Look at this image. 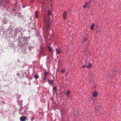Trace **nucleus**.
<instances>
[{"label":"nucleus","instance_id":"0eeeda50","mask_svg":"<svg viewBox=\"0 0 121 121\" xmlns=\"http://www.w3.org/2000/svg\"><path fill=\"white\" fill-rule=\"evenodd\" d=\"M67 16V12L66 11H65L64 12L63 14V18L65 19L66 18V17Z\"/></svg>","mask_w":121,"mask_h":121},{"label":"nucleus","instance_id":"b1692460","mask_svg":"<svg viewBox=\"0 0 121 121\" xmlns=\"http://www.w3.org/2000/svg\"><path fill=\"white\" fill-rule=\"evenodd\" d=\"M85 67H86V65H84L82 66V68H84Z\"/></svg>","mask_w":121,"mask_h":121},{"label":"nucleus","instance_id":"9d476101","mask_svg":"<svg viewBox=\"0 0 121 121\" xmlns=\"http://www.w3.org/2000/svg\"><path fill=\"white\" fill-rule=\"evenodd\" d=\"M38 12L37 11H36L35 12V16L36 18H38L39 17V15L38 14Z\"/></svg>","mask_w":121,"mask_h":121},{"label":"nucleus","instance_id":"393cba45","mask_svg":"<svg viewBox=\"0 0 121 121\" xmlns=\"http://www.w3.org/2000/svg\"><path fill=\"white\" fill-rule=\"evenodd\" d=\"M34 0H30V2L31 3H32L33 2Z\"/></svg>","mask_w":121,"mask_h":121},{"label":"nucleus","instance_id":"f704fd0d","mask_svg":"<svg viewBox=\"0 0 121 121\" xmlns=\"http://www.w3.org/2000/svg\"><path fill=\"white\" fill-rule=\"evenodd\" d=\"M22 35V33H21V35Z\"/></svg>","mask_w":121,"mask_h":121},{"label":"nucleus","instance_id":"423d86ee","mask_svg":"<svg viewBox=\"0 0 121 121\" xmlns=\"http://www.w3.org/2000/svg\"><path fill=\"white\" fill-rule=\"evenodd\" d=\"M56 53L59 54L61 53V49L60 48H56Z\"/></svg>","mask_w":121,"mask_h":121},{"label":"nucleus","instance_id":"39448f33","mask_svg":"<svg viewBox=\"0 0 121 121\" xmlns=\"http://www.w3.org/2000/svg\"><path fill=\"white\" fill-rule=\"evenodd\" d=\"M98 95L97 92L96 91H93V96L91 97V98L93 99V97H96Z\"/></svg>","mask_w":121,"mask_h":121},{"label":"nucleus","instance_id":"f3484780","mask_svg":"<svg viewBox=\"0 0 121 121\" xmlns=\"http://www.w3.org/2000/svg\"><path fill=\"white\" fill-rule=\"evenodd\" d=\"M21 37L24 41H27V39L26 37H24L22 36Z\"/></svg>","mask_w":121,"mask_h":121},{"label":"nucleus","instance_id":"ddd939ff","mask_svg":"<svg viewBox=\"0 0 121 121\" xmlns=\"http://www.w3.org/2000/svg\"><path fill=\"white\" fill-rule=\"evenodd\" d=\"M95 25V24L93 23L92 24V25L91 26V29L92 30H93L94 29V27Z\"/></svg>","mask_w":121,"mask_h":121},{"label":"nucleus","instance_id":"6ab92c4d","mask_svg":"<svg viewBox=\"0 0 121 121\" xmlns=\"http://www.w3.org/2000/svg\"><path fill=\"white\" fill-rule=\"evenodd\" d=\"M65 69H63L61 70H60V72H63L64 73L65 72Z\"/></svg>","mask_w":121,"mask_h":121},{"label":"nucleus","instance_id":"72a5a7b5","mask_svg":"<svg viewBox=\"0 0 121 121\" xmlns=\"http://www.w3.org/2000/svg\"><path fill=\"white\" fill-rule=\"evenodd\" d=\"M30 20H32V19H31L30 18Z\"/></svg>","mask_w":121,"mask_h":121},{"label":"nucleus","instance_id":"cd10ccee","mask_svg":"<svg viewBox=\"0 0 121 121\" xmlns=\"http://www.w3.org/2000/svg\"><path fill=\"white\" fill-rule=\"evenodd\" d=\"M47 29H48V32H49V30H50V29L49 28H48Z\"/></svg>","mask_w":121,"mask_h":121},{"label":"nucleus","instance_id":"6e6552de","mask_svg":"<svg viewBox=\"0 0 121 121\" xmlns=\"http://www.w3.org/2000/svg\"><path fill=\"white\" fill-rule=\"evenodd\" d=\"M48 82L50 85H52L53 84V82L51 80H48Z\"/></svg>","mask_w":121,"mask_h":121},{"label":"nucleus","instance_id":"5701e85b","mask_svg":"<svg viewBox=\"0 0 121 121\" xmlns=\"http://www.w3.org/2000/svg\"><path fill=\"white\" fill-rule=\"evenodd\" d=\"M51 15V13H50V11H49L48 12V17H49V16H50V15Z\"/></svg>","mask_w":121,"mask_h":121},{"label":"nucleus","instance_id":"aec40b11","mask_svg":"<svg viewBox=\"0 0 121 121\" xmlns=\"http://www.w3.org/2000/svg\"><path fill=\"white\" fill-rule=\"evenodd\" d=\"M24 107L26 110H27L28 109V106L26 105L24 106Z\"/></svg>","mask_w":121,"mask_h":121},{"label":"nucleus","instance_id":"f03ea898","mask_svg":"<svg viewBox=\"0 0 121 121\" xmlns=\"http://www.w3.org/2000/svg\"><path fill=\"white\" fill-rule=\"evenodd\" d=\"M21 31H22L21 28L20 27L18 28H16L14 30V32L16 33H17L19 32H21Z\"/></svg>","mask_w":121,"mask_h":121},{"label":"nucleus","instance_id":"412c9836","mask_svg":"<svg viewBox=\"0 0 121 121\" xmlns=\"http://www.w3.org/2000/svg\"><path fill=\"white\" fill-rule=\"evenodd\" d=\"M35 119L34 117H32L30 118V120L32 121H33V120Z\"/></svg>","mask_w":121,"mask_h":121},{"label":"nucleus","instance_id":"f8f14e48","mask_svg":"<svg viewBox=\"0 0 121 121\" xmlns=\"http://www.w3.org/2000/svg\"><path fill=\"white\" fill-rule=\"evenodd\" d=\"M34 77L35 78V79H37L39 78V76L37 74H36L34 76Z\"/></svg>","mask_w":121,"mask_h":121},{"label":"nucleus","instance_id":"9b49d317","mask_svg":"<svg viewBox=\"0 0 121 121\" xmlns=\"http://www.w3.org/2000/svg\"><path fill=\"white\" fill-rule=\"evenodd\" d=\"M57 89L56 86H55L53 87V93L54 94L55 93V91L57 90Z\"/></svg>","mask_w":121,"mask_h":121},{"label":"nucleus","instance_id":"c756f323","mask_svg":"<svg viewBox=\"0 0 121 121\" xmlns=\"http://www.w3.org/2000/svg\"><path fill=\"white\" fill-rule=\"evenodd\" d=\"M2 103L3 104H5V102H4V101H3L2 102Z\"/></svg>","mask_w":121,"mask_h":121},{"label":"nucleus","instance_id":"7ed1b4c3","mask_svg":"<svg viewBox=\"0 0 121 121\" xmlns=\"http://www.w3.org/2000/svg\"><path fill=\"white\" fill-rule=\"evenodd\" d=\"M17 102L18 105H21L22 104V103L23 102V100L20 99H17Z\"/></svg>","mask_w":121,"mask_h":121},{"label":"nucleus","instance_id":"7c9ffc66","mask_svg":"<svg viewBox=\"0 0 121 121\" xmlns=\"http://www.w3.org/2000/svg\"><path fill=\"white\" fill-rule=\"evenodd\" d=\"M26 6H22V7L23 8H25L26 7Z\"/></svg>","mask_w":121,"mask_h":121},{"label":"nucleus","instance_id":"4be33fe9","mask_svg":"<svg viewBox=\"0 0 121 121\" xmlns=\"http://www.w3.org/2000/svg\"><path fill=\"white\" fill-rule=\"evenodd\" d=\"M48 48H49V50L50 52H53L52 49L50 47H48Z\"/></svg>","mask_w":121,"mask_h":121},{"label":"nucleus","instance_id":"4468645a","mask_svg":"<svg viewBox=\"0 0 121 121\" xmlns=\"http://www.w3.org/2000/svg\"><path fill=\"white\" fill-rule=\"evenodd\" d=\"M48 74L46 71H45L44 72V76H48Z\"/></svg>","mask_w":121,"mask_h":121},{"label":"nucleus","instance_id":"473e14b6","mask_svg":"<svg viewBox=\"0 0 121 121\" xmlns=\"http://www.w3.org/2000/svg\"><path fill=\"white\" fill-rule=\"evenodd\" d=\"M48 27H49V25H48Z\"/></svg>","mask_w":121,"mask_h":121},{"label":"nucleus","instance_id":"f257e3e1","mask_svg":"<svg viewBox=\"0 0 121 121\" xmlns=\"http://www.w3.org/2000/svg\"><path fill=\"white\" fill-rule=\"evenodd\" d=\"M26 72L24 70H22L19 72L17 73V76L19 78H20L22 77H24L25 75L26 74Z\"/></svg>","mask_w":121,"mask_h":121},{"label":"nucleus","instance_id":"dca6fc26","mask_svg":"<svg viewBox=\"0 0 121 121\" xmlns=\"http://www.w3.org/2000/svg\"><path fill=\"white\" fill-rule=\"evenodd\" d=\"M44 78L43 79V80L44 81L46 80L47 79H48V76H44Z\"/></svg>","mask_w":121,"mask_h":121},{"label":"nucleus","instance_id":"2eb2a0df","mask_svg":"<svg viewBox=\"0 0 121 121\" xmlns=\"http://www.w3.org/2000/svg\"><path fill=\"white\" fill-rule=\"evenodd\" d=\"M2 23L4 24H7V20L4 19L2 21Z\"/></svg>","mask_w":121,"mask_h":121},{"label":"nucleus","instance_id":"2f4dec72","mask_svg":"<svg viewBox=\"0 0 121 121\" xmlns=\"http://www.w3.org/2000/svg\"><path fill=\"white\" fill-rule=\"evenodd\" d=\"M29 48V50H30V51H31V50L30 49V48Z\"/></svg>","mask_w":121,"mask_h":121},{"label":"nucleus","instance_id":"20e7f679","mask_svg":"<svg viewBox=\"0 0 121 121\" xmlns=\"http://www.w3.org/2000/svg\"><path fill=\"white\" fill-rule=\"evenodd\" d=\"M27 117L25 116H23L20 117V119L21 121H24L26 119Z\"/></svg>","mask_w":121,"mask_h":121},{"label":"nucleus","instance_id":"c85d7f7f","mask_svg":"<svg viewBox=\"0 0 121 121\" xmlns=\"http://www.w3.org/2000/svg\"><path fill=\"white\" fill-rule=\"evenodd\" d=\"M85 4L86 5H88V4L87 2H86Z\"/></svg>","mask_w":121,"mask_h":121},{"label":"nucleus","instance_id":"bb28decb","mask_svg":"<svg viewBox=\"0 0 121 121\" xmlns=\"http://www.w3.org/2000/svg\"><path fill=\"white\" fill-rule=\"evenodd\" d=\"M86 6L87 5H85L83 6V7L84 8H85L86 7Z\"/></svg>","mask_w":121,"mask_h":121},{"label":"nucleus","instance_id":"a878e982","mask_svg":"<svg viewBox=\"0 0 121 121\" xmlns=\"http://www.w3.org/2000/svg\"><path fill=\"white\" fill-rule=\"evenodd\" d=\"M92 0H89V3L90 4Z\"/></svg>","mask_w":121,"mask_h":121},{"label":"nucleus","instance_id":"a211bd4d","mask_svg":"<svg viewBox=\"0 0 121 121\" xmlns=\"http://www.w3.org/2000/svg\"><path fill=\"white\" fill-rule=\"evenodd\" d=\"M70 93V92L68 90L66 92V95L67 96L69 95V94Z\"/></svg>","mask_w":121,"mask_h":121},{"label":"nucleus","instance_id":"1a4fd4ad","mask_svg":"<svg viewBox=\"0 0 121 121\" xmlns=\"http://www.w3.org/2000/svg\"><path fill=\"white\" fill-rule=\"evenodd\" d=\"M92 65L90 63H89L88 65H86V67L88 69H90L91 68Z\"/></svg>","mask_w":121,"mask_h":121}]
</instances>
